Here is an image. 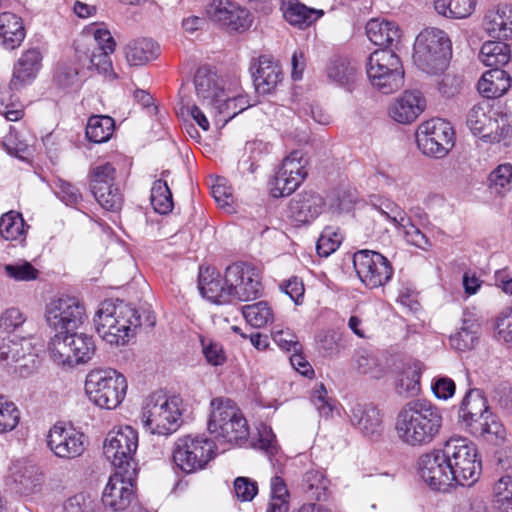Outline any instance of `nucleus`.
Listing matches in <instances>:
<instances>
[{
  "label": "nucleus",
  "mask_w": 512,
  "mask_h": 512,
  "mask_svg": "<svg viewBox=\"0 0 512 512\" xmlns=\"http://www.w3.org/2000/svg\"><path fill=\"white\" fill-rule=\"evenodd\" d=\"M442 426L439 410L425 400H412L398 411L394 429L397 438L409 447H422L434 441Z\"/></svg>",
  "instance_id": "1"
},
{
  "label": "nucleus",
  "mask_w": 512,
  "mask_h": 512,
  "mask_svg": "<svg viewBox=\"0 0 512 512\" xmlns=\"http://www.w3.org/2000/svg\"><path fill=\"white\" fill-rule=\"evenodd\" d=\"M98 335L108 344L124 346L135 337L141 326L139 311L123 301L106 300L94 316Z\"/></svg>",
  "instance_id": "2"
},
{
  "label": "nucleus",
  "mask_w": 512,
  "mask_h": 512,
  "mask_svg": "<svg viewBox=\"0 0 512 512\" xmlns=\"http://www.w3.org/2000/svg\"><path fill=\"white\" fill-rule=\"evenodd\" d=\"M208 430L220 444L241 446L249 437L247 420L231 399L215 398L211 401Z\"/></svg>",
  "instance_id": "3"
},
{
  "label": "nucleus",
  "mask_w": 512,
  "mask_h": 512,
  "mask_svg": "<svg viewBox=\"0 0 512 512\" xmlns=\"http://www.w3.org/2000/svg\"><path fill=\"white\" fill-rule=\"evenodd\" d=\"M451 52L447 34L437 28L421 31L413 46V62L423 72L436 75L444 72Z\"/></svg>",
  "instance_id": "4"
},
{
  "label": "nucleus",
  "mask_w": 512,
  "mask_h": 512,
  "mask_svg": "<svg viewBox=\"0 0 512 512\" xmlns=\"http://www.w3.org/2000/svg\"><path fill=\"white\" fill-rule=\"evenodd\" d=\"M455 486L470 487L481 474L482 465L476 445L467 438L452 436L444 444Z\"/></svg>",
  "instance_id": "5"
},
{
  "label": "nucleus",
  "mask_w": 512,
  "mask_h": 512,
  "mask_svg": "<svg viewBox=\"0 0 512 512\" xmlns=\"http://www.w3.org/2000/svg\"><path fill=\"white\" fill-rule=\"evenodd\" d=\"M128 384L125 376L113 368H95L88 372L85 391L97 406L115 409L124 400Z\"/></svg>",
  "instance_id": "6"
},
{
  "label": "nucleus",
  "mask_w": 512,
  "mask_h": 512,
  "mask_svg": "<svg viewBox=\"0 0 512 512\" xmlns=\"http://www.w3.org/2000/svg\"><path fill=\"white\" fill-rule=\"evenodd\" d=\"M466 124L473 135L491 143L505 139L511 128L507 115L488 100L475 104L469 110Z\"/></svg>",
  "instance_id": "7"
},
{
  "label": "nucleus",
  "mask_w": 512,
  "mask_h": 512,
  "mask_svg": "<svg viewBox=\"0 0 512 512\" xmlns=\"http://www.w3.org/2000/svg\"><path fill=\"white\" fill-rule=\"evenodd\" d=\"M366 70L371 85L383 94L393 93L403 84L402 63L391 50L381 49L371 53Z\"/></svg>",
  "instance_id": "8"
},
{
  "label": "nucleus",
  "mask_w": 512,
  "mask_h": 512,
  "mask_svg": "<svg viewBox=\"0 0 512 512\" xmlns=\"http://www.w3.org/2000/svg\"><path fill=\"white\" fill-rule=\"evenodd\" d=\"M96 351L93 337L84 333H59L49 343L50 356L54 363L73 367L87 363Z\"/></svg>",
  "instance_id": "9"
},
{
  "label": "nucleus",
  "mask_w": 512,
  "mask_h": 512,
  "mask_svg": "<svg viewBox=\"0 0 512 512\" xmlns=\"http://www.w3.org/2000/svg\"><path fill=\"white\" fill-rule=\"evenodd\" d=\"M142 421L153 434L167 436L176 432L181 423L178 399L165 395L150 396L143 407Z\"/></svg>",
  "instance_id": "10"
},
{
  "label": "nucleus",
  "mask_w": 512,
  "mask_h": 512,
  "mask_svg": "<svg viewBox=\"0 0 512 512\" xmlns=\"http://www.w3.org/2000/svg\"><path fill=\"white\" fill-rule=\"evenodd\" d=\"M138 441V432L131 426H121L107 434L103 453L115 470L137 472L135 455Z\"/></svg>",
  "instance_id": "11"
},
{
  "label": "nucleus",
  "mask_w": 512,
  "mask_h": 512,
  "mask_svg": "<svg viewBox=\"0 0 512 512\" xmlns=\"http://www.w3.org/2000/svg\"><path fill=\"white\" fill-rule=\"evenodd\" d=\"M215 444L203 436L186 435L176 440L173 462L184 473H195L205 468L213 458Z\"/></svg>",
  "instance_id": "12"
},
{
  "label": "nucleus",
  "mask_w": 512,
  "mask_h": 512,
  "mask_svg": "<svg viewBox=\"0 0 512 512\" xmlns=\"http://www.w3.org/2000/svg\"><path fill=\"white\" fill-rule=\"evenodd\" d=\"M416 142L423 154L443 158L454 146V130L444 119H430L419 125Z\"/></svg>",
  "instance_id": "13"
},
{
  "label": "nucleus",
  "mask_w": 512,
  "mask_h": 512,
  "mask_svg": "<svg viewBox=\"0 0 512 512\" xmlns=\"http://www.w3.org/2000/svg\"><path fill=\"white\" fill-rule=\"evenodd\" d=\"M308 163V158L300 150L287 155L271 183V195L278 198L292 194L306 179Z\"/></svg>",
  "instance_id": "14"
},
{
  "label": "nucleus",
  "mask_w": 512,
  "mask_h": 512,
  "mask_svg": "<svg viewBox=\"0 0 512 512\" xmlns=\"http://www.w3.org/2000/svg\"><path fill=\"white\" fill-rule=\"evenodd\" d=\"M48 325L60 333L72 332L83 324L86 318L84 304L76 297L62 296L52 299L45 310Z\"/></svg>",
  "instance_id": "15"
},
{
  "label": "nucleus",
  "mask_w": 512,
  "mask_h": 512,
  "mask_svg": "<svg viewBox=\"0 0 512 512\" xmlns=\"http://www.w3.org/2000/svg\"><path fill=\"white\" fill-rule=\"evenodd\" d=\"M353 265L361 282L370 289L386 285L393 276L389 260L376 251L356 252L353 256Z\"/></svg>",
  "instance_id": "16"
},
{
  "label": "nucleus",
  "mask_w": 512,
  "mask_h": 512,
  "mask_svg": "<svg viewBox=\"0 0 512 512\" xmlns=\"http://www.w3.org/2000/svg\"><path fill=\"white\" fill-rule=\"evenodd\" d=\"M225 284L229 285L232 301H249L261 292L259 270L245 262L234 263L226 268Z\"/></svg>",
  "instance_id": "17"
},
{
  "label": "nucleus",
  "mask_w": 512,
  "mask_h": 512,
  "mask_svg": "<svg viewBox=\"0 0 512 512\" xmlns=\"http://www.w3.org/2000/svg\"><path fill=\"white\" fill-rule=\"evenodd\" d=\"M47 446L58 458L75 459L86 450V436L71 425L54 424L47 435Z\"/></svg>",
  "instance_id": "18"
},
{
  "label": "nucleus",
  "mask_w": 512,
  "mask_h": 512,
  "mask_svg": "<svg viewBox=\"0 0 512 512\" xmlns=\"http://www.w3.org/2000/svg\"><path fill=\"white\" fill-rule=\"evenodd\" d=\"M417 464L421 478L431 488L439 490L455 486L444 447L422 454Z\"/></svg>",
  "instance_id": "19"
},
{
  "label": "nucleus",
  "mask_w": 512,
  "mask_h": 512,
  "mask_svg": "<svg viewBox=\"0 0 512 512\" xmlns=\"http://www.w3.org/2000/svg\"><path fill=\"white\" fill-rule=\"evenodd\" d=\"M194 85L198 103L205 107L214 121L217 119L215 110H219L225 99L226 90L223 81L213 72L200 68L197 70Z\"/></svg>",
  "instance_id": "20"
},
{
  "label": "nucleus",
  "mask_w": 512,
  "mask_h": 512,
  "mask_svg": "<svg viewBox=\"0 0 512 512\" xmlns=\"http://www.w3.org/2000/svg\"><path fill=\"white\" fill-rule=\"evenodd\" d=\"M137 472L115 470L102 493V503L112 511L125 510L134 498L133 482Z\"/></svg>",
  "instance_id": "21"
},
{
  "label": "nucleus",
  "mask_w": 512,
  "mask_h": 512,
  "mask_svg": "<svg viewBox=\"0 0 512 512\" xmlns=\"http://www.w3.org/2000/svg\"><path fill=\"white\" fill-rule=\"evenodd\" d=\"M206 13L212 21L232 31H245L252 23L250 12L232 0H213Z\"/></svg>",
  "instance_id": "22"
},
{
  "label": "nucleus",
  "mask_w": 512,
  "mask_h": 512,
  "mask_svg": "<svg viewBox=\"0 0 512 512\" xmlns=\"http://www.w3.org/2000/svg\"><path fill=\"white\" fill-rule=\"evenodd\" d=\"M351 426L364 438L377 441L384 431L383 415L374 405L355 403L347 413Z\"/></svg>",
  "instance_id": "23"
},
{
  "label": "nucleus",
  "mask_w": 512,
  "mask_h": 512,
  "mask_svg": "<svg viewBox=\"0 0 512 512\" xmlns=\"http://www.w3.org/2000/svg\"><path fill=\"white\" fill-rule=\"evenodd\" d=\"M380 211L397 226L407 243L422 250H427L431 246L426 235L411 222L398 205L388 202L385 204V209L381 208Z\"/></svg>",
  "instance_id": "24"
},
{
  "label": "nucleus",
  "mask_w": 512,
  "mask_h": 512,
  "mask_svg": "<svg viewBox=\"0 0 512 512\" xmlns=\"http://www.w3.org/2000/svg\"><path fill=\"white\" fill-rule=\"evenodd\" d=\"M426 101L416 90H407L389 106V116L400 124H410L424 111Z\"/></svg>",
  "instance_id": "25"
},
{
  "label": "nucleus",
  "mask_w": 512,
  "mask_h": 512,
  "mask_svg": "<svg viewBox=\"0 0 512 512\" xmlns=\"http://www.w3.org/2000/svg\"><path fill=\"white\" fill-rule=\"evenodd\" d=\"M42 66V54L38 48L25 50L13 67L10 88L20 90L31 84Z\"/></svg>",
  "instance_id": "26"
},
{
  "label": "nucleus",
  "mask_w": 512,
  "mask_h": 512,
  "mask_svg": "<svg viewBox=\"0 0 512 512\" xmlns=\"http://www.w3.org/2000/svg\"><path fill=\"white\" fill-rule=\"evenodd\" d=\"M324 199L313 191H304L290 200L289 216L298 223H309L323 211Z\"/></svg>",
  "instance_id": "27"
},
{
  "label": "nucleus",
  "mask_w": 512,
  "mask_h": 512,
  "mask_svg": "<svg viewBox=\"0 0 512 512\" xmlns=\"http://www.w3.org/2000/svg\"><path fill=\"white\" fill-rule=\"evenodd\" d=\"M198 287L201 295L215 304H226L232 301L229 285L225 278L221 279L218 272L210 267H200Z\"/></svg>",
  "instance_id": "28"
},
{
  "label": "nucleus",
  "mask_w": 512,
  "mask_h": 512,
  "mask_svg": "<svg viewBox=\"0 0 512 512\" xmlns=\"http://www.w3.org/2000/svg\"><path fill=\"white\" fill-rule=\"evenodd\" d=\"M485 32L497 40L512 39V5L504 4L493 7L484 15Z\"/></svg>",
  "instance_id": "29"
},
{
  "label": "nucleus",
  "mask_w": 512,
  "mask_h": 512,
  "mask_svg": "<svg viewBox=\"0 0 512 512\" xmlns=\"http://www.w3.org/2000/svg\"><path fill=\"white\" fill-rule=\"evenodd\" d=\"M253 81L260 94H269L282 81V69L277 61L270 56H260L253 66Z\"/></svg>",
  "instance_id": "30"
},
{
  "label": "nucleus",
  "mask_w": 512,
  "mask_h": 512,
  "mask_svg": "<svg viewBox=\"0 0 512 512\" xmlns=\"http://www.w3.org/2000/svg\"><path fill=\"white\" fill-rule=\"evenodd\" d=\"M26 37V30L20 16L12 12L0 13V46L5 50L19 48Z\"/></svg>",
  "instance_id": "31"
},
{
  "label": "nucleus",
  "mask_w": 512,
  "mask_h": 512,
  "mask_svg": "<svg viewBox=\"0 0 512 512\" xmlns=\"http://www.w3.org/2000/svg\"><path fill=\"white\" fill-rule=\"evenodd\" d=\"M280 10L290 25L300 29L309 27L324 15L323 10L309 8L299 0H280Z\"/></svg>",
  "instance_id": "32"
},
{
  "label": "nucleus",
  "mask_w": 512,
  "mask_h": 512,
  "mask_svg": "<svg viewBox=\"0 0 512 512\" xmlns=\"http://www.w3.org/2000/svg\"><path fill=\"white\" fill-rule=\"evenodd\" d=\"M358 74L357 63L345 56H334L326 67L329 82L340 87L352 85L357 80Z\"/></svg>",
  "instance_id": "33"
},
{
  "label": "nucleus",
  "mask_w": 512,
  "mask_h": 512,
  "mask_svg": "<svg viewBox=\"0 0 512 512\" xmlns=\"http://www.w3.org/2000/svg\"><path fill=\"white\" fill-rule=\"evenodd\" d=\"M368 39L377 46H393L401 37L399 26L383 18L370 19L366 24Z\"/></svg>",
  "instance_id": "34"
},
{
  "label": "nucleus",
  "mask_w": 512,
  "mask_h": 512,
  "mask_svg": "<svg viewBox=\"0 0 512 512\" xmlns=\"http://www.w3.org/2000/svg\"><path fill=\"white\" fill-rule=\"evenodd\" d=\"M490 412L486 399L477 389H470L461 401L459 418L462 424L469 430L472 423H477Z\"/></svg>",
  "instance_id": "35"
},
{
  "label": "nucleus",
  "mask_w": 512,
  "mask_h": 512,
  "mask_svg": "<svg viewBox=\"0 0 512 512\" xmlns=\"http://www.w3.org/2000/svg\"><path fill=\"white\" fill-rule=\"evenodd\" d=\"M510 87L511 79L509 74L500 68L486 71L477 85L479 93L487 99L501 97Z\"/></svg>",
  "instance_id": "36"
},
{
  "label": "nucleus",
  "mask_w": 512,
  "mask_h": 512,
  "mask_svg": "<svg viewBox=\"0 0 512 512\" xmlns=\"http://www.w3.org/2000/svg\"><path fill=\"white\" fill-rule=\"evenodd\" d=\"M34 356H37V349L31 339L9 340L0 347V360L6 365L25 361L21 366H28L29 362H34Z\"/></svg>",
  "instance_id": "37"
},
{
  "label": "nucleus",
  "mask_w": 512,
  "mask_h": 512,
  "mask_svg": "<svg viewBox=\"0 0 512 512\" xmlns=\"http://www.w3.org/2000/svg\"><path fill=\"white\" fill-rule=\"evenodd\" d=\"M422 364L417 361L406 362L396 373L395 389L399 395L415 396L420 392Z\"/></svg>",
  "instance_id": "38"
},
{
  "label": "nucleus",
  "mask_w": 512,
  "mask_h": 512,
  "mask_svg": "<svg viewBox=\"0 0 512 512\" xmlns=\"http://www.w3.org/2000/svg\"><path fill=\"white\" fill-rule=\"evenodd\" d=\"M159 53V45L149 38L135 39L125 47L126 59L133 66L144 65L156 59Z\"/></svg>",
  "instance_id": "39"
},
{
  "label": "nucleus",
  "mask_w": 512,
  "mask_h": 512,
  "mask_svg": "<svg viewBox=\"0 0 512 512\" xmlns=\"http://www.w3.org/2000/svg\"><path fill=\"white\" fill-rule=\"evenodd\" d=\"M10 475L15 484L18 485L17 490L21 493L28 494L40 483V474L38 468L34 464L26 460H17L10 467Z\"/></svg>",
  "instance_id": "40"
},
{
  "label": "nucleus",
  "mask_w": 512,
  "mask_h": 512,
  "mask_svg": "<svg viewBox=\"0 0 512 512\" xmlns=\"http://www.w3.org/2000/svg\"><path fill=\"white\" fill-rule=\"evenodd\" d=\"M468 431L476 437L495 443L503 441L506 436L504 426L491 411L484 414V417L477 423H472V427Z\"/></svg>",
  "instance_id": "41"
},
{
  "label": "nucleus",
  "mask_w": 512,
  "mask_h": 512,
  "mask_svg": "<svg viewBox=\"0 0 512 512\" xmlns=\"http://www.w3.org/2000/svg\"><path fill=\"white\" fill-rule=\"evenodd\" d=\"M504 41H487L482 45L479 59L484 65L499 68L509 62L510 47Z\"/></svg>",
  "instance_id": "42"
},
{
  "label": "nucleus",
  "mask_w": 512,
  "mask_h": 512,
  "mask_svg": "<svg viewBox=\"0 0 512 512\" xmlns=\"http://www.w3.org/2000/svg\"><path fill=\"white\" fill-rule=\"evenodd\" d=\"M250 106L246 96H243L236 88L228 89L227 95L217 113L216 122L226 124L236 115Z\"/></svg>",
  "instance_id": "43"
},
{
  "label": "nucleus",
  "mask_w": 512,
  "mask_h": 512,
  "mask_svg": "<svg viewBox=\"0 0 512 512\" xmlns=\"http://www.w3.org/2000/svg\"><path fill=\"white\" fill-rule=\"evenodd\" d=\"M476 3V0H434V7L442 16L464 19L474 12Z\"/></svg>",
  "instance_id": "44"
},
{
  "label": "nucleus",
  "mask_w": 512,
  "mask_h": 512,
  "mask_svg": "<svg viewBox=\"0 0 512 512\" xmlns=\"http://www.w3.org/2000/svg\"><path fill=\"white\" fill-rule=\"evenodd\" d=\"M478 331L477 321L464 318L461 328L450 336V345L458 351L471 350L478 340Z\"/></svg>",
  "instance_id": "45"
},
{
  "label": "nucleus",
  "mask_w": 512,
  "mask_h": 512,
  "mask_svg": "<svg viewBox=\"0 0 512 512\" xmlns=\"http://www.w3.org/2000/svg\"><path fill=\"white\" fill-rule=\"evenodd\" d=\"M114 131V120L109 116H91L86 126V137L93 143H103L110 139Z\"/></svg>",
  "instance_id": "46"
},
{
  "label": "nucleus",
  "mask_w": 512,
  "mask_h": 512,
  "mask_svg": "<svg viewBox=\"0 0 512 512\" xmlns=\"http://www.w3.org/2000/svg\"><path fill=\"white\" fill-rule=\"evenodd\" d=\"M328 484L322 472L310 470L303 477L302 490L308 499L321 501L327 498Z\"/></svg>",
  "instance_id": "47"
},
{
  "label": "nucleus",
  "mask_w": 512,
  "mask_h": 512,
  "mask_svg": "<svg viewBox=\"0 0 512 512\" xmlns=\"http://www.w3.org/2000/svg\"><path fill=\"white\" fill-rule=\"evenodd\" d=\"M354 365L361 374L374 379H380L385 375V367L379 359L370 351L361 349L355 353Z\"/></svg>",
  "instance_id": "48"
},
{
  "label": "nucleus",
  "mask_w": 512,
  "mask_h": 512,
  "mask_svg": "<svg viewBox=\"0 0 512 512\" xmlns=\"http://www.w3.org/2000/svg\"><path fill=\"white\" fill-rule=\"evenodd\" d=\"M242 315L255 328L264 327L274 319L272 308L265 301L243 306Z\"/></svg>",
  "instance_id": "49"
},
{
  "label": "nucleus",
  "mask_w": 512,
  "mask_h": 512,
  "mask_svg": "<svg viewBox=\"0 0 512 512\" xmlns=\"http://www.w3.org/2000/svg\"><path fill=\"white\" fill-rule=\"evenodd\" d=\"M10 85L0 89V115L4 116L7 121H19L24 116V107L19 99L15 96Z\"/></svg>",
  "instance_id": "50"
},
{
  "label": "nucleus",
  "mask_w": 512,
  "mask_h": 512,
  "mask_svg": "<svg viewBox=\"0 0 512 512\" xmlns=\"http://www.w3.org/2000/svg\"><path fill=\"white\" fill-rule=\"evenodd\" d=\"M150 200L157 213L167 214L172 211L174 203L166 180L158 179L153 183Z\"/></svg>",
  "instance_id": "51"
},
{
  "label": "nucleus",
  "mask_w": 512,
  "mask_h": 512,
  "mask_svg": "<svg viewBox=\"0 0 512 512\" xmlns=\"http://www.w3.org/2000/svg\"><path fill=\"white\" fill-rule=\"evenodd\" d=\"M488 187L492 193L505 195L512 188V165H498L488 177Z\"/></svg>",
  "instance_id": "52"
},
{
  "label": "nucleus",
  "mask_w": 512,
  "mask_h": 512,
  "mask_svg": "<svg viewBox=\"0 0 512 512\" xmlns=\"http://www.w3.org/2000/svg\"><path fill=\"white\" fill-rule=\"evenodd\" d=\"M494 503L499 512H512V476L500 477L493 486Z\"/></svg>",
  "instance_id": "53"
},
{
  "label": "nucleus",
  "mask_w": 512,
  "mask_h": 512,
  "mask_svg": "<svg viewBox=\"0 0 512 512\" xmlns=\"http://www.w3.org/2000/svg\"><path fill=\"white\" fill-rule=\"evenodd\" d=\"M24 220L14 211L3 214L0 218V234L6 240H18L24 233Z\"/></svg>",
  "instance_id": "54"
},
{
  "label": "nucleus",
  "mask_w": 512,
  "mask_h": 512,
  "mask_svg": "<svg viewBox=\"0 0 512 512\" xmlns=\"http://www.w3.org/2000/svg\"><path fill=\"white\" fill-rule=\"evenodd\" d=\"M5 274L14 281H33L39 276V271L28 261L18 260L4 265Z\"/></svg>",
  "instance_id": "55"
},
{
  "label": "nucleus",
  "mask_w": 512,
  "mask_h": 512,
  "mask_svg": "<svg viewBox=\"0 0 512 512\" xmlns=\"http://www.w3.org/2000/svg\"><path fill=\"white\" fill-rule=\"evenodd\" d=\"M97 202L106 210L116 211L121 208L122 194L118 187L113 184L101 187L100 191L91 190Z\"/></svg>",
  "instance_id": "56"
},
{
  "label": "nucleus",
  "mask_w": 512,
  "mask_h": 512,
  "mask_svg": "<svg viewBox=\"0 0 512 512\" xmlns=\"http://www.w3.org/2000/svg\"><path fill=\"white\" fill-rule=\"evenodd\" d=\"M200 343L202 353L208 364L212 366H222L226 362V351L221 343L205 337L200 338Z\"/></svg>",
  "instance_id": "57"
},
{
  "label": "nucleus",
  "mask_w": 512,
  "mask_h": 512,
  "mask_svg": "<svg viewBox=\"0 0 512 512\" xmlns=\"http://www.w3.org/2000/svg\"><path fill=\"white\" fill-rule=\"evenodd\" d=\"M89 59V69H95L99 74L103 75H115L112 73V61L110 55L105 49L100 50L99 48L88 49L83 52Z\"/></svg>",
  "instance_id": "58"
},
{
  "label": "nucleus",
  "mask_w": 512,
  "mask_h": 512,
  "mask_svg": "<svg viewBox=\"0 0 512 512\" xmlns=\"http://www.w3.org/2000/svg\"><path fill=\"white\" fill-rule=\"evenodd\" d=\"M20 411L16 405L0 396V432L13 430L19 423Z\"/></svg>",
  "instance_id": "59"
},
{
  "label": "nucleus",
  "mask_w": 512,
  "mask_h": 512,
  "mask_svg": "<svg viewBox=\"0 0 512 512\" xmlns=\"http://www.w3.org/2000/svg\"><path fill=\"white\" fill-rule=\"evenodd\" d=\"M91 190L100 191L101 187L109 186L114 183L115 168L110 163L95 165L90 170Z\"/></svg>",
  "instance_id": "60"
},
{
  "label": "nucleus",
  "mask_w": 512,
  "mask_h": 512,
  "mask_svg": "<svg viewBox=\"0 0 512 512\" xmlns=\"http://www.w3.org/2000/svg\"><path fill=\"white\" fill-rule=\"evenodd\" d=\"M212 196L217 204L228 213L234 212V197L232 189L225 178H217L211 188Z\"/></svg>",
  "instance_id": "61"
},
{
  "label": "nucleus",
  "mask_w": 512,
  "mask_h": 512,
  "mask_svg": "<svg viewBox=\"0 0 512 512\" xmlns=\"http://www.w3.org/2000/svg\"><path fill=\"white\" fill-rule=\"evenodd\" d=\"M52 189L55 195L68 206H74L82 199L79 189L63 179H56Z\"/></svg>",
  "instance_id": "62"
},
{
  "label": "nucleus",
  "mask_w": 512,
  "mask_h": 512,
  "mask_svg": "<svg viewBox=\"0 0 512 512\" xmlns=\"http://www.w3.org/2000/svg\"><path fill=\"white\" fill-rule=\"evenodd\" d=\"M86 34L93 37V48L105 49L108 53L114 52L116 42L107 28L93 24L87 29Z\"/></svg>",
  "instance_id": "63"
},
{
  "label": "nucleus",
  "mask_w": 512,
  "mask_h": 512,
  "mask_svg": "<svg viewBox=\"0 0 512 512\" xmlns=\"http://www.w3.org/2000/svg\"><path fill=\"white\" fill-rule=\"evenodd\" d=\"M495 329L498 340L512 347V307L497 317Z\"/></svg>",
  "instance_id": "64"
}]
</instances>
